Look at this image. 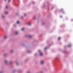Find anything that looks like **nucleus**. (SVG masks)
I'll list each match as a JSON object with an SVG mask.
<instances>
[{
	"label": "nucleus",
	"mask_w": 73,
	"mask_h": 73,
	"mask_svg": "<svg viewBox=\"0 0 73 73\" xmlns=\"http://www.w3.org/2000/svg\"><path fill=\"white\" fill-rule=\"evenodd\" d=\"M38 52H40V56H42L43 54L41 52V51H40V50H39Z\"/></svg>",
	"instance_id": "obj_1"
},
{
	"label": "nucleus",
	"mask_w": 73,
	"mask_h": 73,
	"mask_svg": "<svg viewBox=\"0 0 73 73\" xmlns=\"http://www.w3.org/2000/svg\"><path fill=\"white\" fill-rule=\"evenodd\" d=\"M44 63V62L43 61H41V62H40V64H43V63Z\"/></svg>",
	"instance_id": "obj_2"
},
{
	"label": "nucleus",
	"mask_w": 73,
	"mask_h": 73,
	"mask_svg": "<svg viewBox=\"0 0 73 73\" xmlns=\"http://www.w3.org/2000/svg\"><path fill=\"white\" fill-rule=\"evenodd\" d=\"M31 25V23H29V24H28V25Z\"/></svg>",
	"instance_id": "obj_3"
},
{
	"label": "nucleus",
	"mask_w": 73,
	"mask_h": 73,
	"mask_svg": "<svg viewBox=\"0 0 73 73\" xmlns=\"http://www.w3.org/2000/svg\"><path fill=\"white\" fill-rule=\"evenodd\" d=\"M68 47H70L71 46V45H69L68 46Z\"/></svg>",
	"instance_id": "obj_4"
},
{
	"label": "nucleus",
	"mask_w": 73,
	"mask_h": 73,
	"mask_svg": "<svg viewBox=\"0 0 73 73\" xmlns=\"http://www.w3.org/2000/svg\"><path fill=\"white\" fill-rule=\"evenodd\" d=\"M60 37H58V40H60Z\"/></svg>",
	"instance_id": "obj_5"
},
{
	"label": "nucleus",
	"mask_w": 73,
	"mask_h": 73,
	"mask_svg": "<svg viewBox=\"0 0 73 73\" xmlns=\"http://www.w3.org/2000/svg\"><path fill=\"white\" fill-rule=\"evenodd\" d=\"M24 28H23L21 30H22V31H24Z\"/></svg>",
	"instance_id": "obj_6"
},
{
	"label": "nucleus",
	"mask_w": 73,
	"mask_h": 73,
	"mask_svg": "<svg viewBox=\"0 0 73 73\" xmlns=\"http://www.w3.org/2000/svg\"><path fill=\"white\" fill-rule=\"evenodd\" d=\"M7 36H5V37L4 38V39H5V38H7Z\"/></svg>",
	"instance_id": "obj_7"
},
{
	"label": "nucleus",
	"mask_w": 73,
	"mask_h": 73,
	"mask_svg": "<svg viewBox=\"0 0 73 73\" xmlns=\"http://www.w3.org/2000/svg\"><path fill=\"white\" fill-rule=\"evenodd\" d=\"M15 34H18V32H15Z\"/></svg>",
	"instance_id": "obj_8"
},
{
	"label": "nucleus",
	"mask_w": 73,
	"mask_h": 73,
	"mask_svg": "<svg viewBox=\"0 0 73 73\" xmlns=\"http://www.w3.org/2000/svg\"><path fill=\"white\" fill-rule=\"evenodd\" d=\"M60 11H61V12H62V11H63V9H62Z\"/></svg>",
	"instance_id": "obj_9"
},
{
	"label": "nucleus",
	"mask_w": 73,
	"mask_h": 73,
	"mask_svg": "<svg viewBox=\"0 0 73 73\" xmlns=\"http://www.w3.org/2000/svg\"><path fill=\"white\" fill-rule=\"evenodd\" d=\"M17 24H19V21H17Z\"/></svg>",
	"instance_id": "obj_10"
},
{
	"label": "nucleus",
	"mask_w": 73,
	"mask_h": 73,
	"mask_svg": "<svg viewBox=\"0 0 73 73\" xmlns=\"http://www.w3.org/2000/svg\"><path fill=\"white\" fill-rule=\"evenodd\" d=\"M5 14H7V13H8L7 12H5Z\"/></svg>",
	"instance_id": "obj_11"
},
{
	"label": "nucleus",
	"mask_w": 73,
	"mask_h": 73,
	"mask_svg": "<svg viewBox=\"0 0 73 73\" xmlns=\"http://www.w3.org/2000/svg\"><path fill=\"white\" fill-rule=\"evenodd\" d=\"M5 63H7V61H5Z\"/></svg>",
	"instance_id": "obj_12"
},
{
	"label": "nucleus",
	"mask_w": 73,
	"mask_h": 73,
	"mask_svg": "<svg viewBox=\"0 0 73 73\" xmlns=\"http://www.w3.org/2000/svg\"><path fill=\"white\" fill-rule=\"evenodd\" d=\"M26 14H24V16H26Z\"/></svg>",
	"instance_id": "obj_13"
},
{
	"label": "nucleus",
	"mask_w": 73,
	"mask_h": 73,
	"mask_svg": "<svg viewBox=\"0 0 73 73\" xmlns=\"http://www.w3.org/2000/svg\"><path fill=\"white\" fill-rule=\"evenodd\" d=\"M5 55H6V54H4V56H5Z\"/></svg>",
	"instance_id": "obj_14"
},
{
	"label": "nucleus",
	"mask_w": 73,
	"mask_h": 73,
	"mask_svg": "<svg viewBox=\"0 0 73 73\" xmlns=\"http://www.w3.org/2000/svg\"><path fill=\"white\" fill-rule=\"evenodd\" d=\"M6 8H8V7L6 6Z\"/></svg>",
	"instance_id": "obj_15"
},
{
	"label": "nucleus",
	"mask_w": 73,
	"mask_h": 73,
	"mask_svg": "<svg viewBox=\"0 0 73 73\" xmlns=\"http://www.w3.org/2000/svg\"><path fill=\"white\" fill-rule=\"evenodd\" d=\"M8 2H10V0H8Z\"/></svg>",
	"instance_id": "obj_16"
},
{
	"label": "nucleus",
	"mask_w": 73,
	"mask_h": 73,
	"mask_svg": "<svg viewBox=\"0 0 73 73\" xmlns=\"http://www.w3.org/2000/svg\"><path fill=\"white\" fill-rule=\"evenodd\" d=\"M47 48L46 47H45V48H44V49H46Z\"/></svg>",
	"instance_id": "obj_17"
},
{
	"label": "nucleus",
	"mask_w": 73,
	"mask_h": 73,
	"mask_svg": "<svg viewBox=\"0 0 73 73\" xmlns=\"http://www.w3.org/2000/svg\"><path fill=\"white\" fill-rule=\"evenodd\" d=\"M29 37H31V36H29Z\"/></svg>",
	"instance_id": "obj_18"
},
{
	"label": "nucleus",
	"mask_w": 73,
	"mask_h": 73,
	"mask_svg": "<svg viewBox=\"0 0 73 73\" xmlns=\"http://www.w3.org/2000/svg\"><path fill=\"white\" fill-rule=\"evenodd\" d=\"M60 17H62V16H60Z\"/></svg>",
	"instance_id": "obj_19"
},
{
	"label": "nucleus",
	"mask_w": 73,
	"mask_h": 73,
	"mask_svg": "<svg viewBox=\"0 0 73 73\" xmlns=\"http://www.w3.org/2000/svg\"><path fill=\"white\" fill-rule=\"evenodd\" d=\"M16 64H17V65H18V64L17 63Z\"/></svg>",
	"instance_id": "obj_20"
},
{
	"label": "nucleus",
	"mask_w": 73,
	"mask_h": 73,
	"mask_svg": "<svg viewBox=\"0 0 73 73\" xmlns=\"http://www.w3.org/2000/svg\"><path fill=\"white\" fill-rule=\"evenodd\" d=\"M3 18H4V16H3Z\"/></svg>",
	"instance_id": "obj_21"
},
{
	"label": "nucleus",
	"mask_w": 73,
	"mask_h": 73,
	"mask_svg": "<svg viewBox=\"0 0 73 73\" xmlns=\"http://www.w3.org/2000/svg\"><path fill=\"white\" fill-rule=\"evenodd\" d=\"M5 0V1H6V0Z\"/></svg>",
	"instance_id": "obj_22"
},
{
	"label": "nucleus",
	"mask_w": 73,
	"mask_h": 73,
	"mask_svg": "<svg viewBox=\"0 0 73 73\" xmlns=\"http://www.w3.org/2000/svg\"><path fill=\"white\" fill-rule=\"evenodd\" d=\"M1 72H0V73H1Z\"/></svg>",
	"instance_id": "obj_23"
}]
</instances>
